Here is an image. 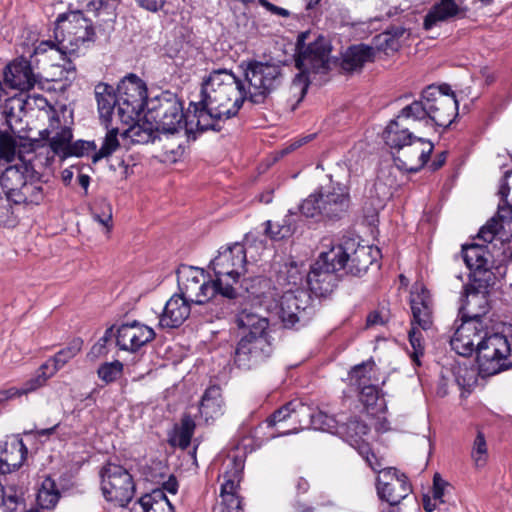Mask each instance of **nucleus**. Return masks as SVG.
Returning <instances> with one entry per match:
<instances>
[{
  "label": "nucleus",
  "instance_id": "1",
  "mask_svg": "<svg viewBox=\"0 0 512 512\" xmlns=\"http://www.w3.org/2000/svg\"><path fill=\"white\" fill-rule=\"evenodd\" d=\"M94 35L91 21L82 12L73 11L60 14L57 17L54 29L56 42H41L36 47L35 54L44 53L48 49L58 52L62 57L63 63L57 66L62 67L67 74L65 78L68 79L70 74H75L76 72L71 56L78 52L81 45L93 41Z\"/></svg>",
  "mask_w": 512,
  "mask_h": 512
},
{
  "label": "nucleus",
  "instance_id": "2",
  "mask_svg": "<svg viewBox=\"0 0 512 512\" xmlns=\"http://www.w3.org/2000/svg\"><path fill=\"white\" fill-rule=\"evenodd\" d=\"M200 99L202 103H208L213 112L217 111V115H225V119H229L237 115L248 100L245 82L231 70H213L202 81Z\"/></svg>",
  "mask_w": 512,
  "mask_h": 512
},
{
  "label": "nucleus",
  "instance_id": "3",
  "mask_svg": "<svg viewBox=\"0 0 512 512\" xmlns=\"http://www.w3.org/2000/svg\"><path fill=\"white\" fill-rule=\"evenodd\" d=\"M405 113L414 117L422 129L448 127L458 115V101L448 85H430L420 99L406 105Z\"/></svg>",
  "mask_w": 512,
  "mask_h": 512
},
{
  "label": "nucleus",
  "instance_id": "4",
  "mask_svg": "<svg viewBox=\"0 0 512 512\" xmlns=\"http://www.w3.org/2000/svg\"><path fill=\"white\" fill-rule=\"evenodd\" d=\"M330 50V45L323 36H315L309 31L299 34L295 59L299 73L290 86V92L297 97V103L306 95L309 86L308 74L328 71Z\"/></svg>",
  "mask_w": 512,
  "mask_h": 512
},
{
  "label": "nucleus",
  "instance_id": "5",
  "mask_svg": "<svg viewBox=\"0 0 512 512\" xmlns=\"http://www.w3.org/2000/svg\"><path fill=\"white\" fill-rule=\"evenodd\" d=\"M250 239L251 235H247L244 243H234L219 250L218 255L210 262L221 297L235 299L238 296L237 285L247 273V253L252 248Z\"/></svg>",
  "mask_w": 512,
  "mask_h": 512
},
{
  "label": "nucleus",
  "instance_id": "6",
  "mask_svg": "<svg viewBox=\"0 0 512 512\" xmlns=\"http://www.w3.org/2000/svg\"><path fill=\"white\" fill-rule=\"evenodd\" d=\"M246 97L253 104H263L284 83L283 66L273 62L249 61L244 70Z\"/></svg>",
  "mask_w": 512,
  "mask_h": 512
},
{
  "label": "nucleus",
  "instance_id": "7",
  "mask_svg": "<svg viewBox=\"0 0 512 512\" xmlns=\"http://www.w3.org/2000/svg\"><path fill=\"white\" fill-rule=\"evenodd\" d=\"M350 203L347 187L336 184L321 187L317 192L309 195L302 202L300 211L307 218L340 219L347 213Z\"/></svg>",
  "mask_w": 512,
  "mask_h": 512
},
{
  "label": "nucleus",
  "instance_id": "8",
  "mask_svg": "<svg viewBox=\"0 0 512 512\" xmlns=\"http://www.w3.org/2000/svg\"><path fill=\"white\" fill-rule=\"evenodd\" d=\"M512 354V341L502 333H491L483 323V337L477 344V362L480 372L494 375L508 367L506 361Z\"/></svg>",
  "mask_w": 512,
  "mask_h": 512
},
{
  "label": "nucleus",
  "instance_id": "9",
  "mask_svg": "<svg viewBox=\"0 0 512 512\" xmlns=\"http://www.w3.org/2000/svg\"><path fill=\"white\" fill-rule=\"evenodd\" d=\"M98 105V112L101 120L107 128L106 136L98 151L92 156L93 163L111 156L119 147V130L117 127L108 128V123L116 117L118 119V94L115 95L114 88L106 83H98L94 89Z\"/></svg>",
  "mask_w": 512,
  "mask_h": 512
},
{
  "label": "nucleus",
  "instance_id": "10",
  "mask_svg": "<svg viewBox=\"0 0 512 512\" xmlns=\"http://www.w3.org/2000/svg\"><path fill=\"white\" fill-rule=\"evenodd\" d=\"M412 321L408 337L413 349L411 357L419 364V358L423 356L425 345L422 331L429 330L433 325V307L429 292L422 288L420 292H412L410 298Z\"/></svg>",
  "mask_w": 512,
  "mask_h": 512
},
{
  "label": "nucleus",
  "instance_id": "11",
  "mask_svg": "<svg viewBox=\"0 0 512 512\" xmlns=\"http://www.w3.org/2000/svg\"><path fill=\"white\" fill-rule=\"evenodd\" d=\"M180 296L189 303L202 305L220 296L217 280H208L203 269L184 267L178 273Z\"/></svg>",
  "mask_w": 512,
  "mask_h": 512
},
{
  "label": "nucleus",
  "instance_id": "12",
  "mask_svg": "<svg viewBox=\"0 0 512 512\" xmlns=\"http://www.w3.org/2000/svg\"><path fill=\"white\" fill-rule=\"evenodd\" d=\"M117 94L118 120L129 125L139 117L145 107L146 86L139 77L130 74L118 84Z\"/></svg>",
  "mask_w": 512,
  "mask_h": 512
},
{
  "label": "nucleus",
  "instance_id": "13",
  "mask_svg": "<svg viewBox=\"0 0 512 512\" xmlns=\"http://www.w3.org/2000/svg\"><path fill=\"white\" fill-rule=\"evenodd\" d=\"M101 490L105 499L118 506H126L133 498L135 485L127 469L107 463L100 471Z\"/></svg>",
  "mask_w": 512,
  "mask_h": 512
},
{
  "label": "nucleus",
  "instance_id": "14",
  "mask_svg": "<svg viewBox=\"0 0 512 512\" xmlns=\"http://www.w3.org/2000/svg\"><path fill=\"white\" fill-rule=\"evenodd\" d=\"M145 118L153 120L157 132L164 134H176L183 130L187 132L182 103L173 94H162L157 99V104L148 110Z\"/></svg>",
  "mask_w": 512,
  "mask_h": 512
},
{
  "label": "nucleus",
  "instance_id": "15",
  "mask_svg": "<svg viewBox=\"0 0 512 512\" xmlns=\"http://www.w3.org/2000/svg\"><path fill=\"white\" fill-rule=\"evenodd\" d=\"M273 350L271 336L241 335L233 355L234 364L243 370L256 368L271 357Z\"/></svg>",
  "mask_w": 512,
  "mask_h": 512
},
{
  "label": "nucleus",
  "instance_id": "16",
  "mask_svg": "<svg viewBox=\"0 0 512 512\" xmlns=\"http://www.w3.org/2000/svg\"><path fill=\"white\" fill-rule=\"evenodd\" d=\"M496 277L493 272H484L476 280L465 287V299L460 308L462 319L482 318L489 310L488 294L489 288L495 284Z\"/></svg>",
  "mask_w": 512,
  "mask_h": 512
},
{
  "label": "nucleus",
  "instance_id": "17",
  "mask_svg": "<svg viewBox=\"0 0 512 512\" xmlns=\"http://www.w3.org/2000/svg\"><path fill=\"white\" fill-rule=\"evenodd\" d=\"M411 492V486L404 474L397 469L384 468L382 475L377 478V493L389 504L388 512H399L398 504Z\"/></svg>",
  "mask_w": 512,
  "mask_h": 512
},
{
  "label": "nucleus",
  "instance_id": "18",
  "mask_svg": "<svg viewBox=\"0 0 512 512\" xmlns=\"http://www.w3.org/2000/svg\"><path fill=\"white\" fill-rule=\"evenodd\" d=\"M434 149L431 141L414 136L397 152H392L396 166L407 172H418L427 163Z\"/></svg>",
  "mask_w": 512,
  "mask_h": 512
},
{
  "label": "nucleus",
  "instance_id": "19",
  "mask_svg": "<svg viewBox=\"0 0 512 512\" xmlns=\"http://www.w3.org/2000/svg\"><path fill=\"white\" fill-rule=\"evenodd\" d=\"M310 295L303 289H289L283 293L279 305V318L287 328L295 326L307 316V308L310 305Z\"/></svg>",
  "mask_w": 512,
  "mask_h": 512
},
{
  "label": "nucleus",
  "instance_id": "20",
  "mask_svg": "<svg viewBox=\"0 0 512 512\" xmlns=\"http://www.w3.org/2000/svg\"><path fill=\"white\" fill-rule=\"evenodd\" d=\"M405 110L406 106L399 111L398 115L388 123L383 131V140L392 152H397L408 141H411L415 136L411 129L418 130L421 128L414 117L406 115Z\"/></svg>",
  "mask_w": 512,
  "mask_h": 512
},
{
  "label": "nucleus",
  "instance_id": "21",
  "mask_svg": "<svg viewBox=\"0 0 512 512\" xmlns=\"http://www.w3.org/2000/svg\"><path fill=\"white\" fill-rule=\"evenodd\" d=\"M461 325L454 332L450 345L459 355L467 357L477 352V344L483 337V320L462 319Z\"/></svg>",
  "mask_w": 512,
  "mask_h": 512
},
{
  "label": "nucleus",
  "instance_id": "22",
  "mask_svg": "<svg viewBox=\"0 0 512 512\" xmlns=\"http://www.w3.org/2000/svg\"><path fill=\"white\" fill-rule=\"evenodd\" d=\"M116 345L119 349L136 352L151 342L156 334L152 328L138 321L123 323L117 328Z\"/></svg>",
  "mask_w": 512,
  "mask_h": 512
},
{
  "label": "nucleus",
  "instance_id": "23",
  "mask_svg": "<svg viewBox=\"0 0 512 512\" xmlns=\"http://www.w3.org/2000/svg\"><path fill=\"white\" fill-rule=\"evenodd\" d=\"M54 155L60 159H67L70 141L73 140L71 127L61 123L59 116H50L48 126L39 132Z\"/></svg>",
  "mask_w": 512,
  "mask_h": 512
},
{
  "label": "nucleus",
  "instance_id": "24",
  "mask_svg": "<svg viewBox=\"0 0 512 512\" xmlns=\"http://www.w3.org/2000/svg\"><path fill=\"white\" fill-rule=\"evenodd\" d=\"M30 61L21 57L12 61L4 70V83L12 89L29 91L37 83Z\"/></svg>",
  "mask_w": 512,
  "mask_h": 512
},
{
  "label": "nucleus",
  "instance_id": "25",
  "mask_svg": "<svg viewBox=\"0 0 512 512\" xmlns=\"http://www.w3.org/2000/svg\"><path fill=\"white\" fill-rule=\"evenodd\" d=\"M501 228L502 225L499 220L492 218L480 229L478 238L486 243L492 244V249H490L491 261L493 260L497 265H506L512 262V241L504 242L500 240L499 247L497 243H493L494 241H498L497 235Z\"/></svg>",
  "mask_w": 512,
  "mask_h": 512
},
{
  "label": "nucleus",
  "instance_id": "26",
  "mask_svg": "<svg viewBox=\"0 0 512 512\" xmlns=\"http://www.w3.org/2000/svg\"><path fill=\"white\" fill-rule=\"evenodd\" d=\"M346 249L348 253L347 273L360 276L367 271L369 266L380 255V250L372 246L359 245L353 239L346 240Z\"/></svg>",
  "mask_w": 512,
  "mask_h": 512
},
{
  "label": "nucleus",
  "instance_id": "27",
  "mask_svg": "<svg viewBox=\"0 0 512 512\" xmlns=\"http://www.w3.org/2000/svg\"><path fill=\"white\" fill-rule=\"evenodd\" d=\"M27 448L21 438L12 437L0 444V473L19 469L26 459Z\"/></svg>",
  "mask_w": 512,
  "mask_h": 512
},
{
  "label": "nucleus",
  "instance_id": "28",
  "mask_svg": "<svg viewBox=\"0 0 512 512\" xmlns=\"http://www.w3.org/2000/svg\"><path fill=\"white\" fill-rule=\"evenodd\" d=\"M32 174L33 168L25 162L8 166L0 173V184L8 202L13 200V194L20 191Z\"/></svg>",
  "mask_w": 512,
  "mask_h": 512
},
{
  "label": "nucleus",
  "instance_id": "29",
  "mask_svg": "<svg viewBox=\"0 0 512 512\" xmlns=\"http://www.w3.org/2000/svg\"><path fill=\"white\" fill-rule=\"evenodd\" d=\"M463 259L470 270L471 280H476L484 272H492L490 269V249L488 246L473 243L463 246Z\"/></svg>",
  "mask_w": 512,
  "mask_h": 512
},
{
  "label": "nucleus",
  "instance_id": "30",
  "mask_svg": "<svg viewBox=\"0 0 512 512\" xmlns=\"http://www.w3.org/2000/svg\"><path fill=\"white\" fill-rule=\"evenodd\" d=\"M190 312V303L179 294H175L166 302L159 325L163 328H178L187 320Z\"/></svg>",
  "mask_w": 512,
  "mask_h": 512
},
{
  "label": "nucleus",
  "instance_id": "31",
  "mask_svg": "<svg viewBox=\"0 0 512 512\" xmlns=\"http://www.w3.org/2000/svg\"><path fill=\"white\" fill-rule=\"evenodd\" d=\"M336 275L325 267L322 261H316L307 275V284L316 296L324 297L333 291Z\"/></svg>",
  "mask_w": 512,
  "mask_h": 512
},
{
  "label": "nucleus",
  "instance_id": "32",
  "mask_svg": "<svg viewBox=\"0 0 512 512\" xmlns=\"http://www.w3.org/2000/svg\"><path fill=\"white\" fill-rule=\"evenodd\" d=\"M235 323L241 330V335L270 336L268 319L251 308L241 309L235 317Z\"/></svg>",
  "mask_w": 512,
  "mask_h": 512
},
{
  "label": "nucleus",
  "instance_id": "33",
  "mask_svg": "<svg viewBox=\"0 0 512 512\" xmlns=\"http://www.w3.org/2000/svg\"><path fill=\"white\" fill-rule=\"evenodd\" d=\"M46 188L39 179H34L33 173L32 177L27 179L20 191L13 194L14 198L11 202L14 204L39 205L48 194Z\"/></svg>",
  "mask_w": 512,
  "mask_h": 512
},
{
  "label": "nucleus",
  "instance_id": "34",
  "mask_svg": "<svg viewBox=\"0 0 512 512\" xmlns=\"http://www.w3.org/2000/svg\"><path fill=\"white\" fill-rule=\"evenodd\" d=\"M190 108H193V111L189 110L190 113L193 112V115L190 116L188 123L195 125L197 130L201 132L209 129L215 130V120L225 118V115H217V111L213 112L208 106V103H202V99L198 102H191Z\"/></svg>",
  "mask_w": 512,
  "mask_h": 512
},
{
  "label": "nucleus",
  "instance_id": "35",
  "mask_svg": "<svg viewBox=\"0 0 512 512\" xmlns=\"http://www.w3.org/2000/svg\"><path fill=\"white\" fill-rule=\"evenodd\" d=\"M199 412L206 422L215 420L223 414V400L219 386L213 385L205 390Z\"/></svg>",
  "mask_w": 512,
  "mask_h": 512
},
{
  "label": "nucleus",
  "instance_id": "36",
  "mask_svg": "<svg viewBox=\"0 0 512 512\" xmlns=\"http://www.w3.org/2000/svg\"><path fill=\"white\" fill-rule=\"evenodd\" d=\"M374 58V49L367 45H355L350 47L343 55L341 67L347 72L361 69L365 63Z\"/></svg>",
  "mask_w": 512,
  "mask_h": 512
},
{
  "label": "nucleus",
  "instance_id": "37",
  "mask_svg": "<svg viewBox=\"0 0 512 512\" xmlns=\"http://www.w3.org/2000/svg\"><path fill=\"white\" fill-rule=\"evenodd\" d=\"M459 13L460 8L454 0H440L431 7L430 11L425 16L423 23L424 28L429 30L438 22L446 21L457 16Z\"/></svg>",
  "mask_w": 512,
  "mask_h": 512
},
{
  "label": "nucleus",
  "instance_id": "38",
  "mask_svg": "<svg viewBox=\"0 0 512 512\" xmlns=\"http://www.w3.org/2000/svg\"><path fill=\"white\" fill-rule=\"evenodd\" d=\"M317 261H322L325 267L334 273L348 270V253L346 249V240L343 243L331 247L327 252H321Z\"/></svg>",
  "mask_w": 512,
  "mask_h": 512
},
{
  "label": "nucleus",
  "instance_id": "39",
  "mask_svg": "<svg viewBox=\"0 0 512 512\" xmlns=\"http://www.w3.org/2000/svg\"><path fill=\"white\" fill-rule=\"evenodd\" d=\"M228 470L223 474V483L220 488V498H227L228 496H238L236 489L239 485L243 463L237 459H230L227 464Z\"/></svg>",
  "mask_w": 512,
  "mask_h": 512
},
{
  "label": "nucleus",
  "instance_id": "40",
  "mask_svg": "<svg viewBox=\"0 0 512 512\" xmlns=\"http://www.w3.org/2000/svg\"><path fill=\"white\" fill-rule=\"evenodd\" d=\"M337 432L356 450H359L362 444H368L363 438L368 434L369 427L356 418L342 424Z\"/></svg>",
  "mask_w": 512,
  "mask_h": 512
},
{
  "label": "nucleus",
  "instance_id": "41",
  "mask_svg": "<svg viewBox=\"0 0 512 512\" xmlns=\"http://www.w3.org/2000/svg\"><path fill=\"white\" fill-rule=\"evenodd\" d=\"M26 109L24 95H16L5 100L2 107V114L5 117L8 128L15 132L17 123L21 122V117Z\"/></svg>",
  "mask_w": 512,
  "mask_h": 512
},
{
  "label": "nucleus",
  "instance_id": "42",
  "mask_svg": "<svg viewBox=\"0 0 512 512\" xmlns=\"http://www.w3.org/2000/svg\"><path fill=\"white\" fill-rule=\"evenodd\" d=\"M145 512H174V508L162 490L155 489L139 500Z\"/></svg>",
  "mask_w": 512,
  "mask_h": 512
},
{
  "label": "nucleus",
  "instance_id": "43",
  "mask_svg": "<svg viewBox=\"0 0 512 512\" xmlns=\"http://www.w3.org/2000/svg\"><path fill=\"white\" fill-rule=\"evenodd\" d=\"M0 504L6 512H17L24 506V492L15 484H7L0 488Z\"/></svg>",
  "mask_w": 512,
  "mask_h": 512
},
{
  "label": "nucleus",
  "instance_id": "44",
  "mask_svg": "<svg viewBox=\"0 0 512 512\" xmlns=\"http://www.w3.org/2000/svg\"><path fill=\"white\" fill-rule=\"evenodd\" d=\"M59 498L60 493L56 487L55 481L50 477H46L38 490L36 498L37 504L42 509H53L58 503Z\"/></svg>",
  "mask_w": 512,
  "mask_h": 512
},
{
  "label": "nucleus",
  "instance_id": "45",
  "mask_svg": "<svg viewBox=\"0 0 512 512\" xmlns=\"http://www.w3.org/2000/svg\"><path fill=\"white\" fill-rule=\"evenodd\" d=\"M82 340L75 339L67 347L60 350L55 354L54 357L50 358V375H54L59 369H61L69 360L74 358L82 348Z\"/></svg>",
  "mask_w": 512,
  "mask_h": 512
},
{
  "label": "nucleus",
  "instance_id": "46",
  "mask_svg": "<svg viewBox=\"0 0 512 512\" xmlns=\"http://www.w3.org/2000/svg\"><path fill=\"white\" fill-rule=\"evenodd\" d=\"M49 368V361L43 363L33 377L27 380L20 388H16V391L18 392L17 397L34 392L37 389L43 387L47 380L53 376L50 375Z\"/></svg>",
  "mask_w": 512,
  "mask_h": 512
},
{
  "label": "nucleus",
  "instance_id": "47",
  "mask_svg": "<svg viewBox=\"0 0 512 512\" xmlns=\"http://www.w3.org/2000/svg\"><path fill=\"white\" fill-rule=\"evenodd\" d=\"M307 408L302 404L290 402L285 406L275 411L272 416L268 419L269 425H276L277 423L292 419L295 423L301 421L298 417L306 412Z\"/></svg>",
  "mask_w": 512,
  "mask_h": 512
},
{
  "label": "nucleus",
  "instance_id": "48",
  "mask_svg": "<svg viewBox=\"0 0 512 512\" xmlns=\"http://www.w3.org/2000/svg\"><path fill=\"white\" fill-rule=\"evenodd\" d=\"M155 123L146 119V122L136 123L129 127L127 135L136 143H149L155 139Z\"/></svg>",
  "mask_w": 512,
  "mask_h": 512
},
{
  "label": "nucleus",
  "instance_id": "49",
  "mask_svg": "<svg viewBox=\"0 0 512 512\" xmlns=\"http://www.w3.org/2000/svg\"><path fill=\"white\" fill-rule=\"evenodd\" d=\"M375 364L372 361L363 362L355 367L349 373L351 385L356 388L371 383V372Z\"/></svg>",
  "mask_w": 512,
  "mask_h": 512
},
{
  "label": "nucleus",
  "instance_id": "50",
  "mask_svg": "<svg viewBox=\"0 0 512 512\" xmlns=\"http://www.w3.org/2000/svg\"><path fill=\"white\" fill-rule=\"evenodd\" d=\"M92 217L106 229L107 233L110 232L112 228V207L110 203L104 199L96 202L92 208Z\"/></svg>",
  "mask_w": 512,
  "mask_h": 512
},
{
  "label": "nucleus",
  "instance_id": "51",
  "mask_svg": "<svg viewBox=\"0 0 512 512\" xmlns=\"http://www.w3.org/2000/svg\"><path fill=\"white\" fill-rule=\"evenodd\" d=\"M123 369V363L118 360L105 362L98 367L97 375L105 384H109L122 376Z\"/></svg>",
  "mask_w": 512,
  "mask_h": 512
},
{
  "label": "nucleus",
  "instance_id": "52",
  "mask_svg": "<svg viewBox=\"0 0 512 512\" xmlns=\"http://www.w3.org/2000/svg\"><path fill=\"white\" fill-rule=\"evenodd\" d=\"M265 224V232L273 240H281L287 238L291 236L295 231V227L292 225L289 218L283 219L282 223L267 221Z\"/></svg>",
  "mask_w": 512,
  "mask_h": 512
},
{
  "label": "nucleus",
  "instance_id": "53",
  "mask_svg": "<svg viewBox=\"0 0 512 512\" xmlns=\"http://www.w3.org/2000/svg\"><path fill=\"white\" fill-rule=\"evenodd\" d=\"M471 457L477 468L485 466L488 460L487 444L483 433L478 432L474 440Z\"/></svg>",
  "mask_w": 512,
  "mask_h": 512
},
{
  "label": "nucleus",
  "instance_id": "54",
  "mask_svg": "<svg viewBox=\"0 0 512 512\" xmlns=\"http://www.w3.org/2000/svg\"><path fill=\"white\" fill-rule=\"evenodd\" d=\"M310 424L316 430L333 432L334 429L338 430L337 421L331 415L326 414L323 411H317L309 414Z\"/></svg>",
  "mask_w": 512,
  "mask_h": 512
},
{
  "label": "nucleus",
  "instance_id": "55",
  "mask_svg": "<svg viewBox=\"0 0 512 512\" xmlns=\"http://www.w3.org/2000/svg\"><path fill=\"white\" fill-rule=\"evenodd\" d=\"M195 427V422L190 415L182 417L180 428L177 431L178 445L181 448L185 449L190 445Z\"/></svg>",
  "mask_w": 512,
  "mask_h": 512
},
{
  "label": "nucleus",
  "instance_id": "56",
  "mask_svg": "<svg viewBox=\"0 0 512 512\" xmlns=\"http://www.w3.org/2000/svg\"><path fill=\"white\" fill-rule=\"evenodd\" d=\"M451 490V485L444 480L440 474L435 473L433 477V487L431 490V496L435 501L440 502V504H446L449 502V494Z\"/></svg>",
  "mask_w": 512,
  "mask_h": 512
},
{
  "label": "nucleus",
  "instance_id": "57",
  "mask_svg": "<svg viewBox=\"0 0 512 512\" xmlns=\"http://www.w3.org/2000/svg\"><path fill=\"white\" fill-rule=\"evenodd\" d=\"M373 43L377 50L383 51L386 54L395 52L400 47V42L392 35V31H385L376 35L373 38Z\"/></svg>",
  "mask_w": 512,
  "mask_h": 512
},
{
  "label": "nucleus",
  "instance_id": "58",
  "mask_svg": "<svg viewBox=\"0 0 512 512\" xmlns=\"http://www.w3.org/2000/svg\"><path fill=\"white\" fill-rule=\"evenodd\" d=\"M16 140L8 132H0V158L10 162L16 154Z\"/></svg>",
  "mask_w": 512,
  "mask_h": 512
},
{
  "label": "nucleus",
  "instance_id": "59",
  "mask_svg": "<svg viewBox=\"0 0 512 512\" xmlns=\"http://www.w3.org/2000/svg\"><path fill=\"white\" fill-rule=\"evenodd\" d=\"M452 373L457 385L461 388L470 386L475 381V371L467 367L465 363L453 366Z\"/></svg>",
  "mask_w": 512,
  "mask_h": 512
},
{
  "label": "nucleus",
  "instance_id": "60",
  "mask_svg": "<svg viewBox=\"0 0 512 512\" xmlns=\"http://www.w3.org/2000/svg\"><path fill=\"white\" fill-rule=\"evenodd\" d=\"M24 102L26 108H38L40 110H45L48 118L50 116H58L54 108L48 103L47 99L39 94H28L24 96Z\"/></svg>",
  "mask_w": 512,
  "mask_h": 512
},
{
  "label": "nucleus",
  "instance_id": "61",
  "mask_svg": "<svg viewBox=\"0 0 512 512\" xmlns=\"http://www.w3.org/2000/svg\"><path fill=\"white\" fill-rule=\"evenodd\" d=\"M94 150H96V145L93 141L77 140L73 142L71 140L67 151V158L72 156L82 157Z\"/></svg>",
  "mask_w": 512,
  "mask_h": 512
},
{
  "label": "nucleus",
  "instance_id": "62",
  "mask_svg": "<svg viewBox=\"0 0 512 512\" xmlns=\"http://www.w3.org/2000/svg\"><path fill=\"white\" fill-rule=\"evenodd\" d=\"M359 390V399L367 408L373 407L379 398L377 387L372 383L356 388Z\"/></svg>",
  "mask_w": 512,
  "mask_h": 512
},
{
  "label": "nucleus",
  "instance_id": "63",
  "mask_svg": "<svg viewBox=\"0 0 512 512\" xmlns=\"http://www.w3.org/2000/svg\"><path fill=\"white\" fill-rule=\"evenodd\" d=\"M499 195L502 202L512 208V170L505 172L500 185Z\"/></svg>",
  "mask_w": 512,
  "mask_h": 512
},
{
  "label": "nucleus",
  "instance_id": "64",
  "mask_svg": "<svg viewBox=\"0 0 512 512\" xmlns=\"http://www.w3.org/2000/svg\"><path fill=\"white\" fill-rule=\"evenodd\" d=\"M218 512H243L239 496H228L221 498L217 507Z\"/></svg>",
  "mask_w": 512,
  "mask_h": 512
}]
</instances>
